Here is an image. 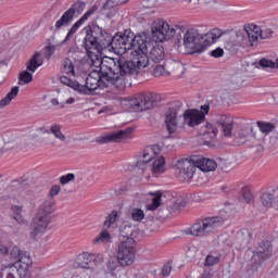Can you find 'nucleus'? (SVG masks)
<instances>
[{"instance_id": "1", "label": "nucleus", "mask_w": 278, "mask_h": 278, "mask_svg": "<svg viewBox=\"0 0 278 278\" xmlns=\"http://www.w3.org/2000/svg\"><path fill=\"white\" fill-rule=\"evenodd\" d=\"M83 31L86 34L84 38V47L87 53H90L92 49L99 51V49H112L117 55H125L128 51H131V36L134 31L126 29L123 33H117L113 37L103 27L97 24L86 26Z\"/></svg>"}, {"instance_id": "2", "label": "nucleus", "mask_w": 278, "mask_h": 278, "mask_svg": "<svg viewBox=\"0 0 278 278\" xmlns=\"http://www.w3.org/2000/svg\"><path fill=\"white\" fill-rule=\"evenodd\" d=\"M100 74L91 72L86 80L85 85L79 84L78 92L79 94H90L94 92L98 88H116L117 90H125L127 81L118 76L114 63H112V58H105L100 62Z\"/></svg>"}, {"instance_id": "3", "label": "nucleus", "mask_w": 278, "mask_h": 278, "mask_svg": "<svg viewBox=\"0 0 278 278\" xmlns=\"http://www.w3.org/2000/svg\"><path fill=\"white\" fill-rule=\"evenodd\" d=\"M222 36L223 30L219 28H213L204 35H201L197 28H188L184 33L182 39H178V45H182L187 55H194V53H203L207 47H212Z\"/></svg>"}, {"instance_id": "4", "label": "nucleus", "mask_w": 278, "mask_h": 278, "mask_svg": "<svg viewBox=\"0 0 278 278\" xmlns=\"http://www.w3.org/2000/svg\"><path fill=\"white\" fill-rule=\"evenodd\" d=\"M148 51L149 50L130 51V61L121 56L111 58V62L115 66V72L118 77L125 81V77L138 75L141 68H147V66H149Z\"/></svg>"}, {"instance_id": "5", "label": "nucleus", "mask_w": 278, "mask_h": 278, "mask_svg": "<svg viewBox=\"0 0 278 278\" xmlns=\"http://www.w3.org/2000/svg\"><path fill=\"white\" fill-rule=\"evenodd\" d=\"M131 236H134V228L125 225L119 232L117 250V260L123 267L131 266L136 261V240Z\"/></svg>"}, {"instance_id": "6", "label": "nucleus", "mask_w": 278, "mask_h": 278, "mask_svg": "<svg viewBox=\"0 0 278 278\" xmlns=\"http://www.w3.org/2000/svg\"><path fill=\"white\" fill-rule=\"evenodd\" d=\"M53 214V202L45 201L37 212V215L33 219L30 225V236L31 238H38V236H43L47 231V227L51 223V215Z\"/></svg>"}, {"instance_id": "7", "label": "nucleus", "mask_w": 278, "mask_h": 278, "mask_svg": "<svg viewBox=\"0 0 278 278\" xmlns=\"http://www.w3.org/2000/svg\"><path fill=\"white\" fill-rule=\"evenodd\" d=\"M153 103V96L147 93H137L121 100V105H124L126 109L130 110V112L151 110Z\"/></svg>"}, {"instance_id": "8", "label": "nucleus", "mask_w": 278, "mask_h": 278, "mask_svg": "<svg viewBox=\"0 0 278 278\" xmlns=\"http://www.w3.org/2000/svg\"><path fill=\"white\" fill-rule=\"evenodd\" d=\"M224 223L225 218L222 216L205 217L191 226L190 233L195 237L210 236V233H214L216 228L220 227Z\"/></svg>"}, {"instance_id": "9", "label": "nucleus", "mask_w": 278, "mask_h": 278, "mask_svg": "<svg viewBox=\"0 0 278 278\" xmlns=\"http://www.w3.org/2000/svg\"><path fill=\"white\" fill-rule=\"evenodd\" d=\"M175 34H177V29L162 18L154 21L152 24V36L156 38L157 42L170 40L175 37Z\"/></svg>"}, {"instance_id": "10", "label": "nucleus", "mask_w": 278, "mask_h": 278, "mask_svg": "<svg viewBox=\"0 0 278 278\" xmlns=\"http://www.w3.org/2000/svg\"><path fill=\"white\" fill-rule=\"evenodd\" d=\"M86 10V2L76 1L71 8L63 13L59 21H56L54 27L55 29H62V27L73 23V18H75V14H81Z\"/></svg>"}, {"instance_id": "11", "label": "nucleus", "mask_w": 278, "mask_h": 278, "mask_svg": "<svg viewBox=\"0 0 278 278\" xmlns=\"http://www.w3.org/2000/svg\"><path fill=\"white\" fill-rule=\"evenodd\" d=\"M194 173H197V163L195 159L191 160H182L177 163V178L180 181H190L194 177Z\"/></svg>"}, {"instance_id": "12", "label": "nucleus", "mask_w": 278, "mask_h": 278, "mask_svg": "<svg viewBox=\"0 0 278 278\" xmlns=\"http://www.w3.org/2000/svg\"><path fill=\"white\" fill-rule=\"evenodd\" d=\"M131 131H134V128L131 127L116 130L104 136L98 137L97 142L98 144H108L110 142H123V140L129 139V136H131Z\"/></svg>"}, {"instance_id": "13", "label": "nucleus", "mask_w": 278, "mask_h": 278, "mask_svg": "<svg viewBox=\"0 0 278 278\" xmlns=\"http://www.w3.org/2000/svg\"><path fill=\"white\" fill-rule=\"evenodd\" d=\"M217 126L220 129L224 138L233 137V128L236 127V121L230 115L222 114L217 117Z\"/></svg>"}, {"instance_id": "14", "label": "nucleus", "mask_w": 278, "mask_h": 278, "mask_svg": "<svg viewBox=\"0 0 278 278\" xmlns=\"http://www.w3.org/2000/svg\"><path fill=\"white\" fill-rule=\"evenodd\" d=\"M182 118L184 123L188 125V127H197L201 125V123H205V115L197 109L186 110L182 114Z\"/></svg>"}, {"instance_id": "15", "label": "nucleus", "mask_w": 278, "mask_h": 278, "mask_svg": "<svg viewBox=\"0 0 278 278\" xmlns=\"http://www.w3.org/2000/svg\"><path fill=\"white\" fill-rule=\"evenodd\" d=\"M166 68H172V73H174V75H184V65L180 62L170 61L165 65H156L153 70L154 77H161V75H164V73H166Z\"/></svg>"}, {"instance_id": "16", "label": "nucleus", "mask_w": 278, "mask_h": 278, "mask_svg": "<svg viewBox=\"0 0 278 278\" xmlns=\"http://www.w3.org/2000/svg\"><path fill=\"white\" fill-rule=\"evenodd\" d=\"M99 10V7L93 5L68 30L65 39L63 40V42H68V40L71 38H73L75 36V34H77L79 27H81L84 25V23H86V21H88L90 18V16H92V14H94V12Z\"/></svg>"}, {"instance_id": "17", "label": "nucleus", "mask_w": 278, "mask_h": 278, "mask_svg": "<svg viewBox=\"0 0 278 278\" xmlns=\"http://www.w3.org/2000/svg\"><path fill=\"white\" fill-rule=\"evenodd\" d=\"M80 266L83 268H94L97 264H101L103 262V256L100 254H94V253H88V252H83L80 254Z\"/></svg>"}, {"instance_id": "18", "label": "nucleus", "mask_w": 278, "mask_h": 278, "mask_svg": "<svg viewBox=\"0 0 278 278\" xmlns=\"http://www.w3.org/2000/svg\"><path fill=\"white\" fill-rule=\"evenodd\" d=\"M130 51H149L147 45H149L147 35H136L132 33L130 38Z\"/></svg>"}, {"instance_id": "19", "label": "nucleus", "mask_w": 278, "mask_h": 278, "mask_svg": "<svg viewBox=\"0 0 278 278\" xmlns=\"http://www.w3.org/2000/svg\"><path fill=\"white\" fill-rule=\"evenodd\" d=\"M197 168L201 169L202 173H214L218 168L216 161L207 157H198L195 159Z\"/></svg>"}, {"instance_id": "20", "label": "nucleus", "mask_w": 278, "mask_h": 278, "mask_svg": "<svg viewBox=\"0 0 278 278\" xmlns=\"http://www.w3.org/2000/svg\"><path fill=\"white\" fill-rule=\"evenodd\" d=\"M244 30L248 36L250 47H257V42H260V40H262V35L260 33V26L252 24L250 26H245Z\"/></svg>"}, {"instance_id": "21", "label": "nucleus", "mask_w": 278, "mask_h": 278, "mask_svg": "<svg viewBox=\"0 0 278 278\" xmlns=\"http://www.w3.org/2000/svg\"><path fill=\"white\" fill-rule=\"evenodd\" d=\"M273 255V244L270 241H262L254 253L260 260H268Z\"/></svg>"}, {"instance_id": "22", "label": "nucleus", "mask_w": 278, "mask_h": 278, "mask_svg": "<svg viewBox=\"0 0 278 278\" xmlns=\"http://www.w3.org/2000/svg\"><path fill=\"white\" fill-rule=\"evenodd\" d=\"M165 124L168 134H175L177 131V109H168L165 114Z\"/></svg>"}, {"instance_id": "23", "label": "nucleus", "mask_w": 278, "mask_h": 278, "mask_svg": "<svg viewBox=\"0 0 278 278\" xmlns=\"http://www.w3.org/2000/svg\"><path fill=\"white\" fill-rule=\"evenodd\" d=\"M42 64H45V59L42 58V54H40V52H35L28 61L26 68L30 73H36V71H38V68H40Z\"/></svg>"}, {"instance_id": "24", "label": "nucleus", "mask_w": 278, "mask_h": 278, "mask_svg": "<svg viewBox=\"0 0 278 278\" xmlns=\"http://www.w3.org/2000/svg\"><path fill=\"white\" fill-rule=\"evenodd\" d=\"M200 135L203 136L204 140H216L218 136V128L212 123H206L202 127Z\"/></svg>"}, {"instance_id": "25", "label": "nucleus", "mask_w": 278, "mask_h": 278, "mask_svg": "<svg viewBox=\"0 0 278 278\" xmlns=\"http://www.w3.org/2000/svg\"><path fill=\"white\" fill-rule=\"evenodd\" d=\"M149 62H154V64H160L164 60V47L156 46L153 47L148 55Z\"/></svg>"}, {"instance_id": "26", "label": "nucleus", "mask_w": 278, "mask_h": 278, "mask_svg": "<svg viewBox=\"0 0 278 278\" xmlns=\"http://www.w3.org/2000/svg\"><path fill=\"white\" fill-rule=\"evenodd\" d=\"M155 155V147H147L143 150L141 159L137 161V166H142V164H149L153 162V156Z\"/></svg>"}, {"instance_id": "27", "label": "nucleus", "mask_w": 278, "mask_h": 278, "mask_svg": "<svg viewBox=\"0 0 278 278\" xmlns=\"http://www.w3.org/2000/svg\"><path fill=\"white\" fill-rule=\"evenodd\" d=\"M149 195L152 197V203L147 205V210L155 212L162 205V191L150 192Z\"/></svg>"}, {"instance_id": "28", "label": "nucleus", "mask_w": 278, "mask_h": 278, "mask_svg": "<svg viewBox=\"0 0 278 278\" xmlns=\"http://www.w3.org/2000/svg\"><path fill=\"white\" fill-rule=\"evenodd\" d=\"M166 164V159H164V156H160L159 159H155L152 162V173L154 175H162V173H164L165 166Z\"/></svg>"}, {"instance_id": "29", "label": "nucleus", "mask_w": 278, "mask_h": 278, "mask_svg": "<svg viewBox=\"0 0 278 278\" xmlns=\"http://www.w3.org/2000/svg\"><path fill=\"white\" fill-rule=\"evenodd\" d=\"M16 97H18V86L12 87L11 92L0 100V108L10 105V103H12L13 99H16Z\"/></svg>"}, {"instance_id": "30", "label": "nucleus", "mask_w": 278, "mask_h": 278, "mask_svg": "<svg viewBox=\"0 0 278 278\" xmlns=\"http://www.w3.org/2000/svg\"><path fill=\"white\" fill-rule=\"evenodd\" d=\"M277 197V192L273 191V193H263L261 197V202L264 205V207H275V201Z\"/></svg>"}, {"instance_id": "31", "label": "nucleus", "mask_w": 278, "mask_h": 278, "mask_svg": "<svg viewBox=\"0 0 278 278\" xmlns=\"http://www.w3.org/2000/svg\"><path fill=\"white\" fill-rule=\"evenodd\" d=\"M61 71L65 75H72V77H75V65H73V61H71V59H68V58H65L62 61Z\"/></svg>"}, {"instance_id": "32", "label": "nucleus", "mask_w": 278, "mask_h": 278, "mask_svg": "<svg viewBox=\"0 0 278 278\" xmlns=\"http://www.w3.org/2000/svg\"><path fill=\"white\" fill-rule=\"evenodd\" d=\"M252 134V138H256L255 132H253V127H243L241 129H239L237 132L233 134L235 138H238L239 140H247V138H249V136H251Z\"/></svg>"}, {"instance_id": "33", "label": "nucleus", "mask_w": 278, "mask_h": 278, "mask_svg": "<svg viewBox=\"0 0 278 278\" xmlns=\"http://www.w3.org/2000/svg\"><path fill=\"white\" fill-rule=\"evenodd\" d=\"M60 81L63 86H68L70 88H73V90H76V92H79V81L73 80L67 76H61Z\"/></svg>"}, {"instance_id": "34", "label": "nucleus", "mask_w": 278, "mask_h": 278, "mask_svg": "<svg viewBox=\"0 0 278 278\" xmlns=\"http://www.w3.org/2000/svg\"><path fill=\"white\" fill-rule=\"evenodd\" d=\"M105 58H110V56H104L102 59L99 58V55L94 54L93 56H91L90 59V66H93V70L92 73H98V74H101V62H103V60Z\"/></svg>"}, {"instance_id": "35", "label": "nucleus", "mask_w": 278, "mask_h": 278, "mask_svg": "<svg viewBox=\"0 0 278 278\" xmlns=\"http://www.w3.org/2000/svg\"><path fill=\"white\" fill-rule=\"evenodd\" d=\"M256 125L260 131L265 134V136H268V134L275 129V124L268 122H257Z\"/></svg>"}, {"instance_id": "36", "label": "nucleus", "mask_w": 278, "mask_h": 278, "mask_svg": "<svg viewBox=\"0 0 278 278\" xmlns=\"http://www.w3.org/2000/svg\"><path fill=\"white\" fill-rule=\"evenodd\" d=\"M131 219L136 223H140V220H144V211L141 208H132L130 212Z\"/></svg>"}, {"instance_id": "37", "label": "nucleus", "mask_w": 278, "mask_h": 278, "mask_svg": "<svg viewBox=\"0 0 278 278\" xmlns=\"http://www.w3.org/2000/svg\"><path fill=\"white\" fill-rule=\"evenodd\" d=\"M117 218H118V211H112L104 222V227L106 229H110V227H112V225L116 223Z\"/></svg>"}, {"instance_id": "38", "label": "nucleus", "mask_w": 278, "mask_h": 278, "mask_svg": "<svg viewBox=\"0 0 278 278\" xmlns=\"http://www.w3.org/2000/svg\"><path fill=\"white\" fill-rule=\"evenodd\" d=\"M118 266H123L121 264V262L118 261V258H117V261L116 260H111L106 264V270H109V273H111L112 277H115L116 274L114 273V270H116V268H118Z\"/></svg>"}, {"instance_id": "39", "label": "nucleus", "mask_w": 278, "mask_h": 278, "mask_svg": "<svg viewBox=\"0 0 278 278\" xmlns=\"http://www.w3.org/2000/svg\"><path fill=\"white\" fill-rule=\"evenodd\" d=\"M51 132L59 140H62V141L66 140V136H64V134H62V128L60 127V125H58V124L52 125Z\"/></svg>"}, {"instance_id": "40", "label": "nucleus", "mask_w": 278, "mask_h": 278, "mask_svg": "<svg viewBox=\"0 0 278 278\" xmlns=\"http://www.w3.org/2000/svg\"><path fill=\"white\" fill-rule=\"evenodd\" d=\"M112 240V237L110 236V232L108 230H102L100 236L93 240V242L97 244L99 242L108 243Z\"/></svg>"}, {"instance_id": "41", "label": "nucleus", "mask_w": 278, "mask_h": 278, "mask_svg": "<svg viewBox=\"0 0 278 278\" xmlns=\"http://www.w3.org/2000/svg\"><path fill=\"white\" fill-rule=\"evenodd\" d=\"M59 181L61 186H66L67 184H71V181H75V174L70 173V174L63 175L59 178Z\"/></svg>"}, {"instance_id": "42", "label": "nucleus", "mask_w": 278, "mask_h": 278, "mask_svg": "<svg viewBox=\"0 0 278 278\" xmlns=\"http://www.w3.org/2000/svg\"><path fill=\"white\" fill-rule=\"evenodd\" d=\"M220 262V257L214 256V255H207L205 258L204 266L211 267V266H216Z\"/></svg>"}, {"instance_id": "43", "label": "nucleus", "mask_w": 278, "mask_h": 278, "mask_svg": "<svg viewBox=\"0 0 278 278\" xmlns=\"http://www.w3.org/2000/svg\"><path fill=\"white\" fill-rule=\"evenodd\" d=\"M260 34L261 40H268V38H273V34H275V31L273 28H260Z\"/></svg>"}, {"instance_id": "44", "label": "nucleus", "mask_w": 278, "mask_h": 278, "mask_svg": "<svg viewBox=\"0 0 278 278\" xmlns=\"http://www.w3.org/2000/svg\"><path fill=\"white\" fill-rule=\"evenodd\" d=\"M20 81H23L25 84H30L34 79V75L29 72H22L18 77Z\"/></svg>"}, {"instance_id": "45", "label": "nucleus", "mask_w": 278, "mask_h": 278, "mask_svg": "<svg viewBox=\"0 0 278 278\" xmlns=\"http://www.w3.org/2000/svg\"><path fill=\"white\" fill-rule=\"evenodd\" d=\"M17 262H20L21 264H25V266H31V257H29V254H27V252L23 253Z\"/></svg>"}, {"instance_id": "46", "label": "nucleus", "mask_w": 278, "mask_h": 278, "mask_svg": "<svg viewBox=\"0 0 278 278\" xmlns=\"http://www.w3.org/2000/svg\"><path fill=\"white\" fill-rule=\"evenodd\" d=\"M60 192H62V187H60L59 185H53L49 191V197L53 199V197H58Z\"/></svg>"}, {"instance_id": "47", "label": "nucleus", "mask_w": 278, "mask_h": 278, "mask_svg": "<svg viewBox=\"0 0 278 278\" xmlns=\"http://www.w3.org/2000/svg\"><path fill=\"white\" fill-rule=\"evenodd\" d=\"M208 55H211V58H223L225 55V50H223V48H216L212 50Z\"/></svg>"}, {"instance_id": "48", "label": "nucleus", "mask_w": 278, "mask_h": 278, "mask_svg": "<svg viewBox=\"0 0 278 278\" xmlns=\"http://www.w3.org/2000/svg\"><path fill=\"white\" fill-rule=\"evenodd\" d=\"M23 255V252H21V249H18V247H14L11 251V257H13V260H16V262H18L21 260Z\"/></svg>"}, {"instance_id": "49", "label": "nucleus", "mask_w": 278, "mask_h": 278, "mask_svg": "<svg viewBox=\"0 0 278 278\" xmlns=\"http://www.w3.org/2000/svg\"><path fill=\"white\" fill-rule=\"evenodd\" d=\"M242 197L247 203H253V193L249 189L242 190Z\"/></svg>"}, {"instance_id": "50", "label": "nucleus", "mask_w": 278, "mask_h": 278, "mask_svg": "<svg viewBox=\"0 0 278 278\" xmlns=\"http://www.w3.org/2000/svg\"><path fill=\"white\" fill-rule=\"evenodd\" d=\"M173 270L170 263H166L162 268L163 277H168Z\"/></svg>"}, {"instance_id": "51", "label": "nucleus", "mask_w": 278, "mask_h": 278, "mask_svg": "<svg viewBox=\"0 0 278 278\" xmlns=\"http://www.w3.org/2000/svg\"><path fill=\"white\" fill-rule=\"evenodd\" d=\"M13 214H15L16 216H21V214L23 213V207L18 206V205H13L11 207Z\"/></svg>"}, {"instance_id": "52", "label": "nucleus", "mask_w": 278, "mask_h": 278, "mask_svg": "<svg viewBox=\"0 0 278 278\" xmlns=\"http://www.w3.org/2000/svg\"><path fill=\"white\" fill-rule=\"evenodd\" d=\"M200 109H201L200 114H204V118H205V115L210 114V104L201 105Z\"/></svg>"}, {"instance_id": "53", "label": "nucleus", "mask_w": 278, "mask_h": 278, "mask_svg": "<svg viewBox=\"0 0 278 278\" xmlns=\"http://www.w3.org/2000/svg\"><path fill=\"white\" fill-rule=\"evenodd\" d=\"M75 103V98H70L65 102H61V108H65V105H73Z\"/></svg>"}, {"instance_id": "54", "label": "nucleus", "mask_w": 278, "mask_h": 278, "mask_svg": "<svg viewBox=\"0 0 278 278\" xmlns=\"http://www.w3.org/2000/svg\"><path fill=\"white\" fill-rule=\"evenodd\" d=\"M110 0L106 1V3L103 4L102 10H110Z\"/></svg>"}, {"instance_id": "55", "label": "nucleus", "mask_w": 278, "mask_h": 278, "mask_svg": "<svg viewBox=\"0 0 278 278\" xmlns=\"http://www.w3.org/2000/svg\"><path fill=\"white\" fill-rule=\"evenodd\" d=\"M46 51H48L49 55H53V47H46Z\"/></svg>"}, {"instance_id": "56", "label": "nucleus", "mask_w": 278, "mask_h": 278, "mask_svg": "<svg viewBox=\"0 0 278 278\" xmlns=\"http://www.w3.org/2000/svg\"><path fill=\"white\" fill-rule=\"evenodd\" d=\"M51 104H52V105H61L62 103H60V102L58 101V99L53 98V99L51 100Z\"/></svg>"}, {"instance_id": "57", "label": "nucleus", "mask_w": 278, "mask_h": 278, "mask_svg": "<svg viewBox=\"0 0 278 278\" xmlns=\"http://www.w3.org/2000/svg\"><path fill=\"white\" fill-rule=\"evenodd\" d=\"M0 252L2 253V255H7V253H8V248L2 247V248L0 249Z\"/></svg>"}, {"instance_id": "58", "label": "nucleus", "mask_w": 278, "mask_h": 278, "mask_svg": "<svg viewBox=\"0 0 278 278\" xmlns=\"http://www.w3.org/2000/svg\"><path fill=\"white\" fill-rule=\"evenodd\" d=\"M274 207L278 210V194L276 193V201L274 202Z\"/></svg>"}, {"instance_id": "59", "label": "nucleus", "mask_w": 278, "mask_h": 278, "mask_svg": "<svg viewBox=\"0 0 278 278\" xmlns=\"http://www.w3.org/2000/svg\"><path fill=\"white\" fill-rule=\"evenodd\" d=\"M176 29H178V30H179V33H178V34H181V31H184V27H181V26H176Z\"/></svg>"}, {"instance_id": "60", "label": "nucleus", "mask_w": 278, "mask_h": 278, "mask_svg": "<svg viewBox=\"0 0 278 278\" xmlns=\"http://www.w3.org/2000/svg\"><path fill=\"white\" fill-rule=\"evenodd\" d=\"M7 278H14V274L8 273V274H7Z\"/></svg>"}, {"instance_id": "61", "label": "nucleus", "mask_w": 278, "mask_h": 278, "mask_svg": "<svg viewBox=\"0 0 278 278\" xmlns=\"http://www.w3.org/2000/svg\"><path fill=\"white\" fill-rule=\"evenodd\" d=\"M201 278H207V276L206 275H202V277Z\"/></svg>"}, {"instance_id": "62", "label": "nucleus", "mask_w": 278, "mask_h": 278, "mask_svg": "<svg viewBox=\"0 0 278 278\" xmlns=\"http://www.w3.org/2000/svg\"><path fill=\"white\" fill-rule=\"evenodd\" d=\"M206 144H210V141H206Z\"/></svg>"}, {"instance_id": "63", "label": "nucleus", "mask_w": 278, "mask_h": 278, "mask_svg": "<svg viewBox=\"0 0 278 278\" xmlns=\"http://www.w3.org/2000/svg\"><path fill=\"white\" fill-rule=\"evenodd\" d=\"M190 1H192V0H189V3H190Z\"/></svg>"}]
</instances>
